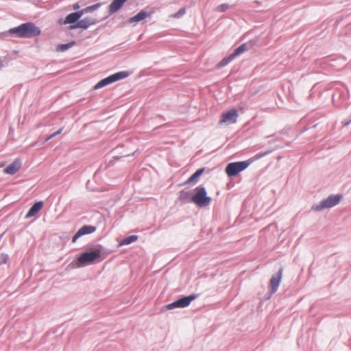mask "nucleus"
Listing matches in <instances>:
<instances>
[{
    "label": "nucleus",
    "mask_w": 351,
    "mask_h": 351,
    "mask_svg": "<svg viewBox=\"0 0 351 351\" xmlns=\"http://www.w3.org/2000/svg\"><path fill=\"white\" fill-rule=\"evenodd\" d=\"M41 31L32 22H27L23 23L17 27L10 29L8 31L3 33V35L16 34L20 38H32L38 36Z\"/></svg>",
    "instance_id": "obj_1"
},
{
    "label": "nucleus",
    "mask_w": 351,
    "mask_h": 351,
    "mask_svg": "<svg viewBox=\"0 0 351 351\" xmlns=\"http://www.w3.org/2000/svg\"><path fill=\"white\" fill-rule=\"evenodd\" d=\"M103 251L104 247L101 245H98L96 246L94 251L85 252L82 253L77 258V261L80 266L89 265L101 257Z\"/></svg>",
    "instance_id": "obj_2"
},
{
    "label": "nucleus",
    "mask_w": 351,
    "mask_h": 351,
    "mask_svg": "<svg viewBox=\"0 0 351 351\" xmlns=\"http://www.w3.org/2000/svg\"><path fill=\"white\" fill-rule=\"evenodd\" d=\"M212 201L210 197L207 195L206 188L200 184L194 189V194L191 197V202L199 208H204L208 206Z\"/></svg>",
    "instance_id": "obj_3"
},
{
    "label": "nucleus",
    "mask_w": 351,
    "mask_h": 351,
    "mask_svg": "<svg viewBox=\"0 0 351 351\" xmlns=\"http://www.w3.org/2000/svg\"><path fill=\"white\" fill-rule=\"evenodd\" d=\"M342 196L341 195H330L326 199H323L319 204L313 205L311 209L315 211H322L326 208H332L337 205Z\"/></svg>",
    "instance_id": "obj_4"
},
{
    "label": "nucleus",
    "mask_w": 351,
    "mask_h": 351,
    "mask_svg": "<svg viewBox=\"0 0 351 351\" xmlns=\"http://www.w3.org/2000/svg\"><path fill=\"white\" fill-rule=\"evenodd\" d=\"M130 75L129 72L128 71H119L117 73H115L111 75L108 76L107 77H105L100 81H99L95 86L94 89L97 90L99 88H101L104 86H106L110 84H112L115 82H117L120 80L126 78Z\"/></svg>",
    "instance_id": "obj_5"
},
{
    "label": "nucleus",
    "mask_w": 351,
    "mask_h": 351,
    "mask_svg": "<svg viewBox=\"0 0 351 351\" xmlns=\"http://www.w3.org/2000/svg\"><path fill=\"white\" fill-rule=\"evenodd\" d=\"M250 165V161L247 160L230 162L228 164L225 171L228 176L232 178L237 176L240 172L247 169Z\"/></svg>",
    "instance_id": "obj_6"
},
{
    "label": "nucleus",
    "mask_w": 351,
    "mask_h": 351,
    "mask_svg": "<svg viewBox=\"0 0 351 351\" xmlns=\"http://www.w3.org/2000/svg\"><path fill=\"white\" fill-rule=\"evenodd\" d=\"M197 295L196 294H191L187 296H182L178 300L166 305L165 308L167 310H172L176 308L187 307L190 305L192 301L197 298Z\"/></svg>",
    "instance_id": "obj_7"
},
{
    "label": "nucleus",
    "mask_w": 351,
    "mask_h": 351,
    "mask_svg": "<svg viewBox=\"0 0 351 351\" xmlns=\"http://www.w3.org/2000/svg\"><path fill=\"white\" fill-rule=\"evenodd\" d=\"M283 268L281 267L276 274L272 275L269 282L270 294H274L278 289L282 277Z\"/></svg>",
    "instance_id": "obj_8"
},
{
    "label": "nucleus",
    "mask_w": 351,
    "mask_h": 351,
    "mask_svg": "<svg viewBox=\"0 0 351 351\" xmlns=\"http://www.w3.org/2000/svg\"><path fill=\"white\" fill-rule=\"evenodd\" d=\"M97 23L98 21L96 19L88 16L85 17L82 20L79 19V21L77 23L74 25H71L69 28V29H74L77 28H83L84 29H86L90 25H95Z\"/></svg>",
    "instance_id": "obj_9"
},
{
    "label": "nucleus",
    "mask_w": 351,
    "mask_h": 351,
    "mask_svg": "<svg viewBox=\"0 0 351 351\" xmlns=\"http://www.w3.org/2000/svg\"><path fill=\"white\" fill-rule=\"evenodd\" d=\"M238 117V112L236 109H231L222 114L220 123L231 124L237 121Z\"/></svg>",
    "instance_id": "obj_10"
},
{
    "label": "nucleus",
    "mask_w": 351,
    "mask_h": 351,
    "mask_svg": "<svg viewBox=\"0 0 351 351\" xmlns=\"http://www.w3.org/2000/svg\"><path fill=\"white\" fill-rule=\"evenodd\" d=\"M82 12H81L80 10L74 12H72V13L68 14L66 16L64 20H63L62 19H60L58 20V23L60 25H62V24H64V25L70 24V25H74L79 21V19L82 17Z\"/></svg>",
    "instance_id": "obj_11"
},
{
    "label": "nucleus",
    "mask_w": 351,
    "mask_h": 351,
    "mask_svg": "<svg viewBox=\"0 0 351 351\" xmlns=\"http://www.w3.org/2000/svg\"><path fill=\"white\" fill-rule=\"evenodd\" d=\"M256 43V40H252L248 43H243L236 48L234 51L231 53L232 57L235 58L237 56L243 53L245 51L251 49Z\"/></svg>",
    "instance_id": "obj_12"
},
{
    "label": "nucleus",
    "mask_w": 351,
    "mask_h": 351,
    "mask_svg": "<svg viewBox=\"0 0 351 351\" xmlns=\"http://www.w3.org/2000/svg\"><path fill=\"white\" fill-rule=\"evenodd\" d=\"M21 167V160L19 158H16L11 164H10L8 166H7L5 168L4 171L7 174L14 175L19 170Z\"/></svg>",
    "instance_id": "obj_13"
},
{
    "label": "nucleus",
    "mask_w": 351,
    "mask_h": 351,
    "mask_svg": "<svg viewBox=\"0 0 351 351\" xmlns=\"http://www.w3.org/2000/svg\"><path fill=\"white\" fill-rule=\"evenodd\" d=\"M128 0H113L108 6V15H112L119 11Z\"/></svg>",
    "instance_id": "obj_14"
},
{
    "label": "nucleus",
    "mask_w": 351,
    "mask_h": 351,
    "mask_svg": "<svg viewBox=\"0 0 351 351\" xmlns=\"http://www.w3.org/2000/svg\"><path fill=\"white\" fill-rule=\"evenodd\" d=\"M152 13L147 12L145 10H141L138 14L135 16L130 18L128 19L129 23H137L141 21L147 17H151Z\"/></svg>",
    "instance_id": "obj_15"
},
{
    "label": "nucleus",
    "mask_w": 351,
    "mask_h": 351,
    "mask_svg": "<svg viewBox=\"0 0 351 351\" xmlns=\"http://www.w3.org/2000/svg\"><path fill=\"white\" fill-rule=\"evenodd\" d=\"M43 202L40 201L34 203L29 209L27 213L25 215V218H30L36 215L43 208Z\"/></svg>",
    "instance_id": "obj_16"
},
{
    "label": "nucleus",
    "mask_w": 351,
    "mask_h": 351,
    "mask_svg": "<svg viewBox=\"0 0 351 351\" xmlns=\"http://www.w3.org/2000/svg\"><path fill=\"white\" fill-rule=\"evenodd\" d=\"M205 168L202 167L197 169L193 174H192L189 179L184 182V184H189L191 183H195L198 181L199 178L204 172Z\"/></svg>",
    "instance_id": "obj_17"
},
{
    "label": "nucleus",
    "mask_w": 351,
    "mask_h": 351,
    "mask_svg": "<svg viewBox=\"0 0 351 351\" xmlns=\"http://www.w3.org/2000/svg\"><path fill=\"white\" fill-rule=\"evenodd\" d=\"M191 193L190 191H186L184 190H182L180 191L179 193V197L178 199L180 202L182 203H189L191 202Z\"/></svg>",
    "instance_id": "obj_18"
},
{
    "label": "nucleus",
    "mask_w": 351,
    "mask_h": 351,
    "mask_svg": "<svg viewBox=\"0 0 351 351\" xmlns=\"http://www.w3.org/2000/svg\"><path fill=\"white\" fill-rule=\"evenodd\" d=\"M82 236L91 234L96 230V227L93 226L84 225L78 230Z\"/></svg>",
    "instance_id": "obj_19"
},
{
    "label": "nucleus",
    "mask_w": 351,
    "mask_h": 351,
    "mask_svg": "<svg viewBox=\"0 0 351 351\" xmlns=\"http://www.w3.org/2000/svg\"><path fill=\"white\" fill-rule=\"evenodd\" d=\"M101 5H102L101 3H98L88 6V7L81 10L80 11L82 12V15H83L85 13L92 12L99 9L101 6Z\"/></svg>",
    "instance_id": "obj_20"
},
{
    "label": "nucleus",
    "mask_w": 351,
    "mask_h": 351,
    "mask_svg": "<svg viewBox=\"0 0 351 351\" xmlns=\"http://www.w3.org/2000/svg\"><path fill=\"white\" fill-rule=\"evenodd\" d=\"M75 45V41H71V42H69V43H65V44H60L57 47V51H62V52L66 51V50H68L69 49H70L71 47L74 46Z\"/></svg>",
    "instance_id": "obj_21"
},
{
    "label": "nucleus",
    "mask_w": 351,
    "mask_h": 351,
    "mask_svg": "<svg viewBox=\"0 0 351 351\" xmlns=\"http://www.w3.org/2000/svg\"><path fill=\"white\" fill-rule=\"evenodd\" d=\"M138 239L137 235H130L125 238H124L121 242L120 245H129L134 241H136Z\"/></svg>",
    "instance_id": "obj_22"
},
{
    "label": "nucleus",
    "mask_w": 351,
    "mask_h": 351,
    "mask_svg": "<svg viewBox=\"0 0 351 351\" xmlns=\"http://www.w3.org/2000/svg\"><path fill=\"white\" fill-rule=\"evenodd\" d=\"M271 152V150H268V151H266V152H259V153L256 154V155H254L251 158H250L249 160H247V161H250V164H251L254 161L257 160H258V159H260V158H261L268 155Z\"/></svg>",
    "instance_id": "obj_23"
},
{
    "label": "nucleus",
    "mask_w": 351,
    "mask_h": 351,
    "mask_svg": "<svg viewBox=\"0 0 351 351\" xmlns=\"http://www.w3.org/2000/svg\"><path fill=\"white\" fill-rule=\"evenodd\" d=\"M234 58L232 57L231 54H230L228 57H226L223 58L219 63L218 66L219 67H223L226 65H227L229 62L232 61Z\"/></svg>",
    "instance_id": "obj_24"
},
{
    "label": "nucleus",
    "mask_w": 351,
    "mask_h": 351,
    "mask_svg": "<svg viewBox=\"0 0 351 351\" xmlns=\"http://www.w3.org/2000/svg\"><path fill=\"white\" fill-rule=\"evenodd\" d=\"M185 13H186V8H182L177 12L174 13L172 15V17L178 19V18L182 17Z\"/></svg>",
    "instance_id": "obj_25"
},
{
    "label": "nucleus",
    "mask_w": 351,
    "mask_h": 351,
    "mask_svg": "<svg viewBox=\"0 0 351 351\" xmlns=\"http://www.w3.org/2000/svg\"><path fill=\"white\" fill-rule=\"evenodd\" d=\"M9 260V256L7 254L1 253L0 254V265L5 264Z\"/></svg>",
    "instance_id": "obj_26"
},
{
    "label": "nucleus",
    "mask_w": 351,
    "mask_h": 351,
    "mask_svg": "<svg viewBox=\"0 0 351 351\" xmlns=\"http://www.w3.org/2000/svg\"><path fill=\"white\" fill-rule=\"evenodd\" d=\"M62 130H63V128H61L58 130H57L56 132H55L53 134L47 136L46 137V138H45V141H47L51 139L52 138H53L54 136H56V135L60 134L62 132Z\"/></svg>",
    "instance_id": "obj_27"
},
{
    "label": "nucleus",
    "mask_w": 351,
    "mask_h": 351,
    "mask_svg": "<svg viewBox=\"0 0 351 351\" xmlns=\"http://www.w3.org/2000/svg\"><path fill=\"white\" fill-rule=\"evenodd\" d=\"M228 8H229L228 4L223 3L217 7V10L218 12H225L228 9Z\"/></svg>",
    "instance_id": "obj_28"
},
{
    "label": "nucleus",
    "mask_w": 351,
    "mask_h": 351,
    "mask_svg": "<svg viewBox=\"0 0 351 351\" xmlns=\"http://www.w3.org/2000/svg\"><path fill=\"white\" fill-rule=\"evenodd\" d=\"M82 237V234H80V231L77 230V232L73 235V238H72V242L73 243H75L76 242V241L80 237Z\"/></svg>",
    "instance_id": "obj_29"
},
{
    "label": "nucleus",
    "mask_w": 351,
    "mask_h": 351,
    "mask_svg": "<svg viewBox=\"0 0 351 351\" xmlns=\"http://www.w3.org/2000/svg\"><path fill=\"white\" fill-rule=\"evenodd\" d=\"M351 123V119L348 120H345L343 121V124L344 126L348 125Z\"/></svg>",
    "instance_id": "obj_30"
},
{
    "label": "nucleus",
    "mask_w": 351,
    "mask_h": 351,
    "mask_svg": "<svg viewBox=\"0 0 351 351\" xmlns=\"http://www.w3.org/2000/svg\"><path fill=\"white\" fill-rule=\"evenodd\" d=\"M73 10H77L80 8V5L78 3H75L73 5Z\"/></svg>",
    "instance_id": "obj_31"
},
{
    "label": "nucleus",
    "mask_w": 351,
    "mask_h": 351,
    "mask_svg": "<svg viewBox=\"0 0 351 351\" xmlns=\"http://www.w3.org/2000/svg\"><path fill=\"white\" fill-rule=\"evenodd\" d=\"M3 61L0 59V69H1L3 67Z\"/></svg>",
    "instance_id": "obj_32"
}]
</instances>
